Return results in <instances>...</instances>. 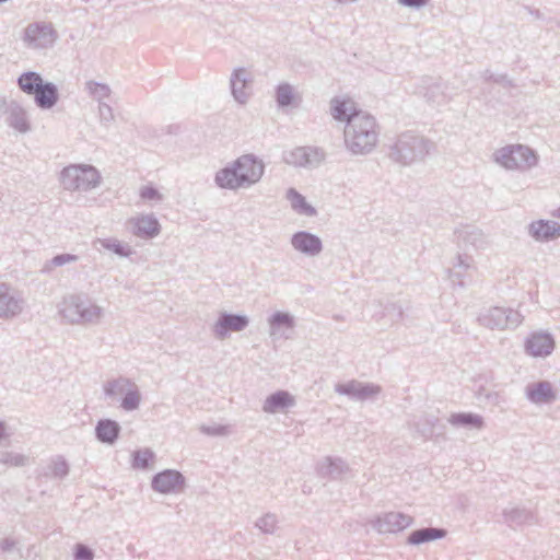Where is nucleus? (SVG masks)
<instances>
[{
	"mask_svg": "<svg viewBox=\"0 0 560 560\" xmlns=\"http://www.w3.org/2000/svg\"><path fill=\"white\" fill-rule=\"evenodd\" d=\"M478 397L483 398L488 405L493 407H502L506 402L504 395L500 392H483V389H480Z\"/></svg>",
	"mask_w": 560,
	"mask_h": 560,
	"instance_id": "58836bf2",
	"label": "nucleus"
},
{
	"mask_svg": "<svg viewBox=\"0 0 560 560\" xmlns=\"http://www.w3.org/2000/svg\"><path fill=\"white\" fill-rule=\"evenodd\" d=\"M26 307L23 293L5 282H0V318L11 320L19 317Z\"/></svg>",
	"mask_w": 560,
	"mask_h": 560,
	"instance_id": "39448f33",
	"label": "nucleus"
},
{
	"mask_svg": "<svg viewBox=\"0 0 560 560\" xmlns=\"http://www.w3.org/2000/svg\"><path fill=\"white\" fill-rule=\"evenodd\" d=\"M154 458L155 454L150 448L137 450L132 453L131 466L136 469H147Z\"/></svg>",
	"mask_w": 560,
	"mask_h": 560,
	"instance_id": "7c9ffc66",
	"label": "nucleus"
},
{
	"mask_svg": "<svg viewBox=\"0 0 560 560\" xmlns=\"http://www.w3.org/2000/svg\"><path fill=\"white\" fill-rule=\"evenodd\" d=\"M335 392L353 400L365 401L374 399L382 392V387L374 383L351 380L346 383H337Z\"/></svg>",
	"mask_w": 560,
	"mask_h": 560,
	"instance_id": "0eeeda50",
	"label": "nucleus"
},
{
	"mask_svg": "<svg viewBox=\"0 0 560 560\" xmlns=\"http://www.w3.org/2000/svg\"><path fill=\"white\" fill-rule=\"evenodd\" d=\"M139 196L144 202H156L160 201L163 197L162 192L152 184H147L140 187Z\"/></svg>",
	"mask_w": 560,
	"mask_h": 560,
	"instance_id": "c9c22d12",
	"label": "nucleus"
},
{
	"mask_svg": "<svg viewBox=\"0 0 560 560\" xmlns=\"http://www.w3.org/2000/svg\"><path fill=\"white\" fill-rule=\"evenodd\" d=\"M277 523V516L272 513H267L256 521L255 526L264 534H272L276 529Z\"/></svg>",
	"mask_w": 560,
	"mask_h": 560,
	"instance_id": "e433bc0d",
	"label": "nucleus"
},
{
	"mask_svg": "<svg viewBox=\"0 0 560 560\" xmlns=\"http://www.w3.org/2000/svg\"><path fill=\"white\" fill-rule=\"evenodd\" d=\"M323 153L314 148H295L285 154V163L293 167H314L323 161Z\"/></svg>",
	"mask_w": 560,
	"mask_h": 560,
	"instance_id": "4468645a",
	"label": "nucleus"
},
{
	"mask_svg": "<svg viewBox=\"0 0 560 560\" xmlns=\"http://www.w3.org/2000/svg\"><path fill=\"white\" fill-rule=\"evenodd\" d=\"M523 319L524 317L518 311L500 306L483 310L477 317L480 326L491 330L515 329L522 324Z\"/></svg>",
	"mask_w": 560,
	"mask_h": 560,
	"instance_id": "7ed1b4c3",
	"label": "nucleus"
},
{
	"mask_svg": "<svg viewBox=\"0 0 560 560\" xmlns=\"http://www.w3.org/2000/svg\"><path fill=\"white\" fill-rule=\"evenodd\" d=\"M94 551L88 545L82 542H78L73 549V559L74 560H93Z\"/></svg>",
	"mask_w": 560,
	"mask_h": 560,
	"instance_id": "ea45409f",
	"label": "nucleus"
},
{
	"mask_svg": "<svg viewBox=\"0 0 560 560\" xmlns=\"http://www.w3.org/2000/svg\"><path fill=\"white\" fill-rule=\"evenodd\" d=\"M120 432V424L109 418L100 419L94 428L95 439L106 445H114L118 441Z\"/></svg>",
	"mask_w": 560,
	"mask_h": 560,
	"instance_id": "f3484780",
	"label": "nucleus"
},
{
	"mask_svg": "<svg viewBox=\"0 0 560 560\" xmlns=\"http://www.w3.org/2000/svg\"><path fill=\"white\" fill-rule=\"evenodd\" d=\"M127 390L124 393V397L121 398L120 407L126 411H133L139 408L141 402V394L136 386V384L131 383Z\"/></svg>",
	"mask_w": 560,
	"mask_h": 560,
	"instance_id": "c756f323",
	"label": "nucleus"
},
{
	"mask_svg": "<svg viewBox=\"0 0 560 560\" xmlns=\"http://www.w3.org/2000/svg\"><path fill=\"white\" fill-rule=\"evenodd\" d=\"M439 418L430 415H422L417 419L409 422V427L424 440H430L435 433V428L439 424Z\"/></svg>",
	"mask_w": 560,
	"mask_h": 560,
	"instance_id": "393cba45",
	"label": "nucleus"
},
{
	"mask_svg": "<svg viewBox=\"0 0 560 560\" xmlns=\"http://www.w3.org/2000/svg\"><path fill=\"white\" fill-rule=\"evenodd\" d=\"M20 89L35 96L40 107H51L57 101V90L50 83H44L39 74L26 72L19 78Z\"/></svg>",
	"mask_w": 560,
	"mask_h": 560,
	"instance_id": "20e7f679",
	"label": "nucleus"
},
{
	"mask_svg": "<svg viewBox=\"0 0 560 560\" xmlns=\"http://www.w3.org/2000/svg\"><path fill=\"white\" fill-rule=\"evenodd\" d=\"M248 324L246 315L221 312L212 326V334L218 340H224L231 332L244 330Z\"/></svg>",
	"mask_w": 560,
	"mask_h": 560,
	"instance_id": "1a4fd4ad",
	"label": "nucleus"
},
{
	"mask_svg": "<svg viewBox=\"0 0 560 560\" xmlns=\"http://www.w3.org/2000/svg\"><path fill=\"white\" fill-rule=\"evenodd\" d=\"M201 432L211 436H222L229 433V428L222 424L201 425Z\"/></svg>",
	"mask_w": 560,
	"mask_h": 560,
	"instance_id": "79ce46f5",
	"label": "nucleus"
},
{
	"mask_svg": "<svg viewBox=\"0 0 560 560\" xmlns=\"http://www.w3.org/2000/svg\"><path fill=\"white\" fill-rule=\"evenodd\" d=\"M78 259V256L72 254H59L50 260H47L43 267V272H49L55 267H60L69 262H73Z\"/></svg>",
	"mask_w": 560,
	"mask_h": 560,
	"instance_id": "f704fd0d",
	"label": "nucleus"
},
{
	"mask_svg": "<svg viewBox=\"0 0 560 560\" xmlns=\"http://www.w3.org/2000/svg\"><path fill=\"white\" fill-rule=\"evenodd\" d=\"M238 173V168L234 162L231 166L221 170L217 174L215 180L222 188L235 189L244 185Z\"/></svg>",
	"mask_w": 560,
	"mask_h": 560,
	"instance_id": "bb28decb",
	"label": "nucleus"
},
{
	"mask_svg": "<svg viewBox=\"0 0 560 560\" xmlns=\"http://www.w3.org/2000/svg\"><path fill=\"white\" fill-rule=\"evenodd\" d=\"M558 217H560V209L558 210Z\"/></svg>",
	"mask_w": 560,
	"mask_h": 560,
	"instance_id": "603ef678",
	"label": "nucleus"
},
{
	"mask_svg": "<svg viewBox=\"0 0 560 560\" xmlns=\"http://www.w3.org/2000/svg\"><path fill=\"white\" fill-rule=\"evenodd\" d=\"M133 233L138 236L152 237L159 234L160 224L158 220L151 215H142L136 218L131 222Z\"/></svg>",
	"mask_w": 560,
	"mask_h": 560,
	"instance_id": "a878e982",
	"label": "nucleus"
},
{
	"mask_svg": "<svg viewBox=\"0 0 560 560\" xmlns=\"http://www.w3.org/2000/svg\"><path fill=\"white\" fill-rule=\"evenodd\" d=\"M346 141L354 153H364L376 142L375 121L370 116H355L346 127Z\"/></svg>",
	"mask_w": 560,
	"mask_h": 560,
	"instance_id": "f03ea898",
	"label": "nucleus"
},
{
	"mask_svg": "<svg viewBox=\"0 0 560 560\" xmlns=\"http://www.w3.org/2000/svg\"><path fill=\"white\" fill-rule=\"evenodd\" d=\"M401 4L407 7H421L424 5L428 0H398Z\"/></svg>",
	"mask_w": 560,
	"mask_h": 560,
	"instance_id": "09e8293b",
	"label": "nucleus"
},
{
	"mask_svg": "<svg viewBox=\"0 0 560 560\" xmlns=\"http://www.w3.org/2000/svg\"><path fill=\"white\" fill-rule=\"evenodd\" d=\"M186 478L176 469H164L156 472L151 480V488L159 493H180L185 490Z\"/></svg>",
	"mask_w": 560,
	"mask_h": 560,
	"instance_id": "6e6552de",
	"label": "nucleus"
},
{
	"mask_svg": "<svg viewBox=\"0 0 560 560\" xmlns=\"http://www.w3.org/2000/svg\"><path fill=\"white\" fill-rule=\"evenodd\" d=\"M294 98L291 86L284 84L280 85L277 90V101L281 106H285L292 103Z\"/></svg>",
	"mask_w": 560,
	"mask_h": 560,
	"instance_id": "a19ab883",
	"label": "nucleus"
},
{
	"mask_svg": "<svg viewBox=\"0 0 560 560\" xmlns=\"http://www.w3.org/2000/svg\"><path fill=\"white\" fill-rule=\"evenodd\" d=\"M295 405V398L288 390L279 389L270 394L264 405L262 410L267 413H277L291 408Z\"/></svg>",
	"mask_w": 560,
	"mask_h": 560,
	"instance_id": "a211bd4d",
	"label": "nucleus"
},
{
	"mask_svg": "<svg viewBox=\"0 0 560 560\" xmlns=\"http://www.w3.org/2000/svg\"><path fill=\"white\" fill-rule=\"evenodd\" d=\"M555 347V339L552 335L547 331H535L525 340L526 353L535 358H545L551 354Z\"/></svg>",
	"mask_w": 560,
	"mask_h": 560,
	"instance_id": "f8f14e48",
	"label": "nucleus"
},
{
	"mask_svg": "<svg viewBox=\"0 0 560 560\" xmlns=\"http://www.w3.org/2000/svg\"><path fill=\"white\" fill-rule=\"evenodd\" d=\"M332 116L338 120H348V124H350V120L359 116L355 114V105L354 103L349 100H335L332 103Z\"/></svg>",
	"mask_w": 560,
	"mask_h": 560,
	"instance_id": "c85d7f7f",
	"label": "nucleus"
},
{
	"mask_svg": "<svg viewBox=\"0 0 560 560\" xmlns=\"http://www.w3.org/2000/svg\"><path fill=\"white\" fill-rule=\"evenodd\" d=\"M318 238L307 233H298L294 235L293 245H317Z\"/></svg>",
	"mask_w": 560,
	"mask_h": 560,
	"instance_id": "37998d69",
	"label": "nucleus"
},
{
	"mask_svg": "<svg viewBox=\"0 0 560 560\" xmlns=\"http://www.w3.org/2000/svg\"><path fill=\"white\" fill-rule=\"evenodd\" d=\"M384 316L389 317L392 323H398L404 319V308L396 302H389L384 306Z\"/></svg>",
	"mask_w": 560,
	"mask_h": 560,
	"instance_id": "4c0bfd02",
	"label": "nucleus"
},
{
	"mask_svg": "<svg viewBox=\"0 0 560 560\" xmlns=\"http://www.w3.org/2000/svg\"><path fill=\"white\" fill-rule=\"evenodd\" d=\"M270 336L287 337L284 329H293L295 326V319L293 315L288 312L277 311L271 314L268 318Z\"/></svg>",
	"mask_w": 560,
	"mask_h": 560,
	"instance_id": "412c9836",
	"label": "nucleus"
},
{
	"mask_svg": "<svg viewBox=\"0 0 560 560\" xmlns=\"http://www.w3.org/2000/svg\"><path fill=\"white\" fill-rule=\"evenodd\" d=\"M413 517L402 512H387L371 521L372 527L380 534L397 533L413 524Z\"/></svg>",
	"mask_w": 560,
	"mask_h": 560,
	"instance_id": "9d476101",
	"label": "nucleus"
},
{
	"mask_svg": "<svg viewBox=\"0 0 560 560\" xmlns=\"http://www.w3.org/2000/svg\"><path fill=\"white\" fill-rule=\"evenodd\" d=\"M300 254L308 256V257H315L317 256L323 247H295Z\"/></svg>",
	"mask_w": 560,
	"mask_h": 560,
	"instance_id": "a18cd8bd",
	"label": "nucleus"
},
{
	"mask_svg": "<svg viewBox=\"0 0 560 560\" xmlns=\"http://www.w3.org/2000/svg\"><path fill=\"white\" fill-rule=\"evenodd\" d=\"M130 385L131 382L129 378L120 376L118 378L107 381L104 384V394L106 397H114L116 395L124 394Z\"/></svg>",
	"mask_w": 560,
	"mask_h": 560,
	"instance_id": "2f4dec72",
	"label": "nucleus"
},
{
	"mask_svg": "<svg viewBox=\"0 0 560 560\" xmlns=\"http://www.w3.org/2000/svg\"><path fill=\"white\" fill-rule=\"evenodd\" d=\"M238 85H240V89L244 88V84L242 83V81L238 78H236L233 81V93L237 100H240L241 102H244L246 94L244 92L238 93Z\"/></svg>",
	"mask_w": 560,
	"mask_h": 560,
	"instance_id": "49530a36",
	"label": "nucleus"
},
{
	"mask_svg": "<svg viewBox=\"0 0 560 560\" xmlns=\"http://www.w3.org/2000/svg\"><path fill=\"white\" fill-rule=\"evenodd\" d=\"M240 178L244 185L258 182L264 174V164L252 155H243L235 161Z\"/></svg>",
	"mask_w": 560,
	"mask_h": 560,
	"instance_id": "2eb2a0df",
	"label": "nucleus"
},
{
	"mask_svg": "<svg viewBox=\"0 0 560 560\" xmlns=\"http://www.w3.org/2000/svg\"><path fill=\"white\" fill-rule=\"evenodd\" d=\"M350 470L348 463L337 456H326L316 464V474L320 478L329 480H340Z\"/></svg>",
	"mask_w": 560,
	"mask_h": 560,
	"instance_id": "ddd939ff",
	"label": "nucleus"
},
{
	"mask_svg": "<svg viewBox=\"0 0 560 560\" xmlns=\"http://www.w3.org/2000/svg\"><path fill=\"white\" fill-rule=\"evenodd\" d=\"M28 458L19 453L3 451L0 452V464L11 467H23L27 464Z\"/></svg>",
	"mask_w": 560,
	"mask_h": 560,
	"instance_id": "473e14b6",
	"label": "nucleus"
},
{
	"mask_svg": "<svg viewBox=\"0 0 560 560\" xmlns=\"http://www.w3.org/2000/svg\"><path fill=\"white\" fill-rule=\"evenodd\" d=\"M498 161L505 168L514 170L535 165L537 158L530 149L517 145L502 150Z\"/></svg>",
	"mask_w": 560,
	"mask_h": 560,
	"instance_id": "9b49d317",
	"label": "nucleus"
},
{
	"mask_svg": "<svg viewBox=\"0 0 560 560\" xmlns=\"http://www.w3.org/2000/svg\"><path fill=\"white\" fill-rule=\"evenodd\" d=\"M288 199L291 202L292 207L294 209L299 210L300 212H303L306 214L314 213L313 208L310 205H307V202L305 201V198L302 195H300L299 192H296L295 190L288 191Z\"/></svg>",
	"mask_w": 560,
	"mask_h": 560,
	"instance_id": "72a5a7b5",
	"label": "nucleus"
},
{
	"mask_svg": "<svg viewBox=\"0 0 560 560\" xmlns=\"http://www.w3.org/2000/svg\"><path fill=\"white\" fill-rule=\"evenodd\" d=\"M525 396L535 405H548L556 400V393L548 381L527 384L525 387Z\"/></svg>",
	"mask_w": 560,
	"mask_h": 560,
	"instance_id": "dca6fc26",
	"label": "nucleus"
},
{
	"mask_svg": "<svg viewBox=\"0 0 560 560\" xmlns=\"http://www.w3.org/2000/svg\"><path fill=\"white\" fill-rule=\"evenodd\" d=\"M9 434L7 432V423L2 420H0V441L8 438Z\"/></svg>",
	"mask_w": 560,
	"mask_h": 560,
	"instance_id": "8fccbe9b",
	"label": "nucleus"
},
{
	"mask_svg": "<svg viewBox=\"0 0 560 560\" xmlns=\"http://www.w3.org/2000/svg\"><path fill=\"white\" fill-rule=\"evenodd\" d=\"M18 541L11 537H7L0 540V550L4 553H10L16 549Z\"/></svg>",
	"mask_w": 560,
	"mask_h": 560,
	"instance_id": "c03bdc74",
	"label": "nucleus"
},
{
	"mask_svg": "<svg viewBox=\"0 0 560 560\" xmlns=\"http://www.w3.org/2000/svg\"><path fill=\"white\" fill-rule=\"evenodd\" d=\"M65 185L68 188L88 189L98 182V174L94 167L72 165L62 172Z\"/></svg>",
	"mask_w": 560,
	"mask_h": 560,
	"instance_id": "423d86ee",
	"label": "nucleus"
},
{
	"mask_svg": "<svg viewBox=\"0 0 560 560\" xmlns=\"http://www.w3.org/2000/svg\"><path fill=\"white\" fill-rule=\"evenodd\" d=\"M504 523L510 527H517L522 525H529L535 522V516L532 511L525 508H510L503 510Z\"/></svg>",
	"mask_w": 560,
	"mask_h": 560,
	"instance_id": "5701e85b",
	"label": "nucleus"
},
{
	"mask_svg": "<svg viewBox=\"0 0 560 560\" xmlns=\"http://www.w3.org/2000/svg\"><path fill=\"white\" fill-rule=\"evenodd\" d=\"M448 422L456 428L477 429L485 427L483 417L474 412H454L450 416Z\"/></svg>",
	"mask_w": 560,
	"mask_h": 560,
	"instance_id": "b1692460",
	"label": "nucleus"
},
{
	"mask_svg": "<svg viewBox=\"0 0 560 560\" xmlns=\"http://www.w3.org/2000/svg\"><path fill=\"white\" fill-rule=\"evenodd\" d=\"M529 231L536 241L548 242L560 236V224L539 220L532 223Z\"/></svg>",
	"mask_w": 560,
	"mask_h": 560,
	"instance_id": "4be33fe9",
	"label": "nucleus"
},
{
	"mask_svg": "<svg viewBox=\"0 0 560 560\" xmlns=\"http://www.w3.org/2000/svg\"><path fill=\"white\" fill-rule=\"evenodd\" d=\"M59 314L69 324L95 325L101 322L104 311L86 294H69L59 304Z\"/></svg>",
	"mask_w": 560,
	"mask_h": 560,
	"instance_id": "f257e3e1",
	"label": "nucleus"
},
{
	"mask_svg": "<svg viewBox=\"0 0 560 560\" xmlns=\"http://www.w3.org/2000/svg\"><path fill=\"white\" fill-rule=\"evenodd\" d=\"M335 319L339 320V319H341V316L336 315V316H335Z\"/></svg>",
	"mask_w": 560,
	"mask_h": 560,
	"instance_id": "3c124183",
	"label": "nucleus"
},
{
	"mask_svg": "<svg viewBox=\"0 0 560 560\" xmlns=\"http://www.w3.org/2000/svg\"><path fill=\"white\" fill-rule=\"evenodd\" d=\"M119 257H129L133 254L131 247H106Z\"/></svg>",
	"mask_w": 560,
	"mask_h": 560,
	"instance_id": "de8ad7c7",
	"label": "nucleus"
},
{
	"mask_svg": "<svg viewBox=\"0 0 560 560\" xmlns=\"http://www.w3.org/2000/svg\"><path fill=\"white\" fill-rule=\"evenodd\" d=\"M48 471L43 472L46 478L65 479L70 471V465L62 455H55L47 466Z\"/></svg>",
	"mask_w": 560,
	"mask_h": 560,
	"instance_id": "cd10ccee",
	"label": "nucleus"
},
{
	"mask_svg": "<svg viewBox=\"0 0 560 560\" xmlns=\"http://www.w3.org/2000/svg\"><path fill=\"white\" fill-rule=\"evenodd\" d=\"M474 259L467 254H457L453 268L448 269V277L454 287L465 288V273L474 269Z\"/></svg>",
	"mask_w": 560,
	"mask_h": 560,
	"instance_id": "6ab92c4d",
	"label": "nucleus"
},
{
	"mask_svg": "<svg viewBox=\"0 0 560 560\" xmlns=\"http://www.w3.org/2000/svg\"><path fill=\"white\" fill-rule=\"evenodd\" d=\"M447 535V530L441 527H422L412 530L407 537V544L419 546L421 544L442 539Z\"/></svg>",
	"mask_w": 560,
	"mask_h": 560,
	"instance_id": "aec40b11",
	"label": "nucleus"
}]
</instances>
